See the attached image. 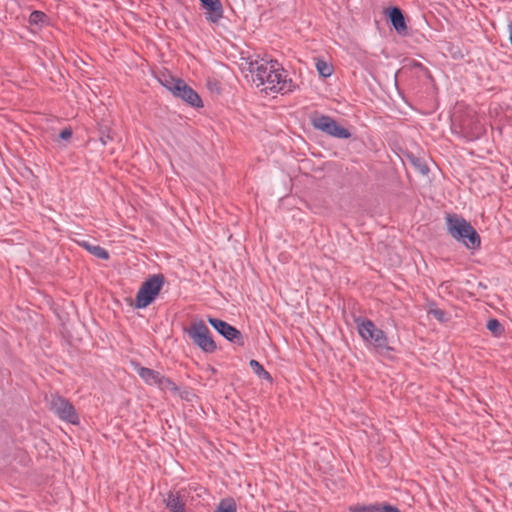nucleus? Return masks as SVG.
<instances>
[{"mask_svg":"<svg viewBox=\"0 0 512 512\" xmlns=\"http://www.w3.org/2000/svg\"><path fill=\"white\" fill-rule=\"evenodd\" d=\"M253 83L265 90L285 94L292 90L291 80H287L285 70L276 60L256 59L249 63Z\"/></svg>","mask_w":512,"mask_h":512,"instance_id":"f257e3e1","label":"nucleus"},{"mask_svg":"<svg viewBox=\"0 0 512 512\" xmlns=\"http://www.w3.org/2000/svg\"><path fill=\"white\" fill-rule=\"evenodd\" d=\"M446 224L449 234L455 240L462 242L469 249L480 247V236L463 217L449 214L446 217Z\"/></svg>","mask_w":512,"mask_h":512,"instance_id":"f03ea898","label":"nucleus"},{"mask_svg":"<svg viewBox=\"0 0 512 512\" xmlns=\"http://www.w3.org/2000/svg\"><path fill=\"white\" fill-rule=\"evenodd\" d=\"M357 330L365 342L371 343L379 353L391 351L388 345V339L384 331L377 328L373 321L365 318H357L355 320Z\"/></svg>","mask_w":512,"mask_h":512,"instance_id":"7ed1b4c3","label":"nucleus"},{"mask_svg":"<svg viewBox=\"0 0 512 512\" xmlns=\"http://www.w3.org/2000/svg\"><path fill=\"white\" fill-rule=\"evenodd\" d=\"M162 274H154L147 278L140 286L134 301L136 309L148 307L157 297L164 284Z\"/></svg>","mask_w":512,"mask_h":512,"instance_id":"20e7f679","label":"nucleus"},{"mask_svg":"<svg viewBox=\"0 0 512 512\" xmlns=\"http://www.w3.org/2000/svg\"><path fill=\"white\" fill-rule=\"evenodd\" d=\"M49 410L53 412L59 419L70 423L77 424L79 422L78 414L73 405L57 393H51L45 397Z\"/></svg>","mask_w":512,"mask_h":512,"instance_id":"39448f33","label":"nucleus"},{"mask_svg":"<svg viewBox=\"0 0 512 512\" xmlns=\"http://www.w3.org/2000/svg\"><path fill=\"white\" fill-rule=\"evenodd\" d=\"M162 85L175 97L182 99L192 107L199 108L203 106L200 96L184 80L171 77L165 79Z\"/></svg>","mask_w":512,"mask_h":512,"instance_id":"423d86ee","label":"nucleus"},{"mask_svg":"<svg viewBox=\"0 0 512 512\" xmlns=\"http://www.w3.org/2000/svg\"><path fill=\"white\" fill-rule=\"evenodd\" d=\"M187 335L193 343L205 353H213L216 350V343L210 335L209 328L203 320H194L191 325L185 329Z\"/></svg>","mask_w":512,"mask_h":512,"instance_id":"0eeeda50","label":"nucleus"},{"mask_svg":"<svg viewBox=\"0 0 512 512\" xmlns=\"http://www.w3.org/2000/svg\"><path fill=\"white\" fill-rule=\"evenodd\" d=\"M133 366L139 377L147 385L156 386L163 391L176 392L178 390L176 384L171 379L162 375L160 372L150 368L142 367L138 363H133Z\"/></svg>","mask_w":512,"mask_h":512,"instance_id":"6e6552de","label":"nucleus"},{"mask_svg":"<svg viewBox=\"0 0 512 512\" xmlns=\"http://www.w3.org/2000/svg\"><path fill=\"white\" fill-rule=\"evenodd\" d=\"M311 124L316 130L334 138L348 139L351 137V133L347 128L341 126L328 115H315L311 118Z\"/></svg>","mask_w":512,"mask_h":512,"instance_id":"1a4fd4ad","label":"nucleus"},{"mask_svg":"<svg viewBox=\"0 0 512 512\" xmlns=\"http://www.w3.org/2000/svg\"><path fill=\"white\" fill-rule=\"evenodd\" d=\"M208 322L220 335H222L228 341L240 345L244 344L241 332L226 321L218 318L208 317Z\"/></svg>","mask_w":512,"mask_h":512,"instance_id":"9d476101","label":"nucleus"},{"mask_svg":"<svg viewBox=\"0 0 512 512\" xmlns=\"http://www.w3.org/2000/svg\"><path fill=\"white\" fill-rule=\"evenodd\" d=\"M186 491L181 489L179 491H170L164 499L166 508L170 512H186L185 508Z\"/></svg>","mask_w":512,"mask_h":512,"instance_id":"9b49d317","label":"nucleus"},{"mask_svg":"<svg viewBox=\"0 0 512 512\" xmlns=\"http://www.w3.org/2000/svg\"><path fill=\"white\" fill-rule=\"evenodd\" d=\"M206 11V19L217 23L223 16V7L220 0H199Z\"/></svg>","mask_w":512,"mask_h":512,"instance_id":"f8f14e48","label":"nucleus"},{"mask_svg":"<svg viewBox=\"0 0 512 512\" xmlns=\"http://www.w3.org/2000/svg\"><path fill=\"white\" fill-rule=\"evenodd\" d=\"M350 512H401L396 506L388 503L356 504L349 507Z\"/></svg>","mask_w":512,"mask_h":512,"instance_id":"ddd939ff","label":"nucleus"},{"mask_svg":"<svg viewBox=\"0 0 512 512\" xmlns=\"http://www.w3.org/2000/svg\"><path fill=\"white\" fill-rule=\"evenodd\" d=\"M389 19L393 28L402 34L407 31V25L402 11L398 7H392L389 11Z\"/></svg>","mask_w":512,"mask_h":512,"instance_id":"4468645a","label":"nucleus"},{"mask_svg":"<svg viewBox=\"0 0 512 512\" xmlns=\"http://www.w3.org/2000/svg\"><path fill=\"white\" fill-rule=\"evenodd\" d=\"M80 245L99 259L107 260L109 258L108 251L99 245H94L88 241H82Z\"/></svg>","mask_w":512,"mask_h":512,"instance_id":"2eb2a0df","label":"nucleus"},{"mask_svg":"<svg viewBox=\"0 0 512 512\" xmlns=\"http://www.w3.org/2000/svg\"><path fill=\"white\" fill-rule=\"evenodd\" d=\"M214 512H237L236 503L233 499H224L218 504Z\"/></svg>","mask_w":512,"mask_h":512,"instance_id":"dca6fc26","label":"nucleus"},{"mask_svg":"<svg viewBox=\"0 0 512 512\" xmlns=\"http://www.w3.org/2000/svg\"><path fill=\"white\" fill-rule=\"evenodd\" d=\"M250 367L252 368L253 372L258 375L260 378L265 380H271V375L268 371L264 369V367L257 361V360H251L250 361Z\"/></svg>","mask_w":512,"mask_h":512,"instance_id":"f3484780","label":"nucleus"},{"mask_svg":"<svg viewBox=\"0 0 512 512\" xmlns=\"http://www.w3.org/2000/svg\"><path fill=\"white\" fill-rule=\"evenodd\" d=\"M316 68L318 73L324 78L331 76L333 72V67L324 60H318L316 62Z\"/></svg>","mask_w":512,"mask_h":512,"instance_id":"a211bd4d","label":"nucleus"},{"mask_svg":"<svg viewBox=\"0 0 512 512\" xmlns=\"http://www.w3.org/2000/svg\"><path fill=\"white\" fill-rule=\"evenodd\" d=\"M486 327L495 336H499L503 332V327L500 322L494 318L488 320Z\"/></svg>","mask_w":512,"mask_h":512,"instance_id":"6ab92c4d","label":"nucleus"},{"mask_svg":"<svg viewBox=\"0 0 512 512\" xmlns=\"http://www.w3.org/2000/svg\"><path fill=\"white\" fill-rule=\"evenodd\" d=\"M46 14L42 11L35 10L30 14L29 22L31 24H43L46 21Z\"/></svg>","mask_w":512,"mask_h":512,"instance_id":"aec40b11","label":"nucleus"},{"mask_svg":"<svg viewBox=\"0 0 512 512\" xmlns=\"http://www.w3.org/2000/svg\"><path fill=\"white\" fill-rule=\"evenodd\" d=\"M102 145H107L109 142L113 140V136L110 133V129H106V131L101 130V135L99 138Z\"/></svg>","mask_w":512,"mask_h":512,"instance_id":"412c9836","label":"nucleus"},{"mask_svg":"<svg viewBox=\"0 0 512 512\" xmlns=\"http://www.w3.org/2000/svg\"><path fill=\"white\" fill-rule=\"evenodd\" d=\"M429 313L440 322L446 321L445 312L441 309H438V308L431 309Z\"/></svg>","mask_w":512,"mask_h":512,"instance_id":"4be33fe9","label":"nucleus"},{"mask_svg":"<svg viewBox=\"0 0 512 512\" xmlns=\"http://www.w3.org/2000/svg\"><path fill=\"white\" fill-rule=\"evenodd\" d=\"M72 136V130L71 128H64L60 134H59V137L62 139V140H68L70 139Z\"/></svg>","mask_w":512,"mask_h":512,"instance_id":"5701e85b","label":"nucleus"},{"mask_svg":"<svg viewBox=\"0 0 512 512\" xmlns=\"http://www.w3.org/2000/svg\"><path fill=\"white\" fill-rule=\"evenodd\" d=\"M427 171H428V169L426 167L421 168L422 173H426Z\"/></svg>","mask_w":512,"mask_h":512,"instance_id":"b1692460","label":"nucleus"}]
</instances>
